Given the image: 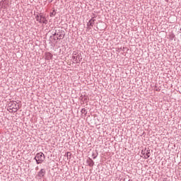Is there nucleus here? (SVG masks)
Wrapping results in <instances>:
<instances>
[{
    "mask_svg": "<svg viewBox=\"0 0 181 181\" xmlns=\"http://www.w3.org/2000/svg\"><path fill=\"white\" fill-rule=\"evenodd\" d=\"M17 104L16 101L10 102L8 104V111L9 112H16L18 111V107H19Z\"/></svg>",
    "mask_w": 181,
    "mask_h": 181,
    "instance_id": "obj_1",
    "label": "nucleus"
},
{
    "mask_svg": "<svg viewBox=\"0 0 181 181\" xmlns=\"http://www.w3.org/2000/svg\"><path fill=\"white\" fill-rule=\"evenodd\" d=\"M45 154L42 152L37 153L34 158V160L36 161L37 165H40L45 160Z\"/></svg>",
    "mask_w": 181,
    "mask_h": 181,
    "instance_id": "obj_2",
    "label": "nucleus"
},
{
    "mask_svg": "<svg viewBox=\"0 0 181 181\" xmlns=\"http://www.w3.org/2000/svg\"><path fill=\"white\" fill-rule=\"evenodd\" d=\"M65 35L64 30H57V37L54 38V40H62V39H64Z\"/></svg>",
    "mask_w": 181,
    "mask_h": 181,
    "instance_id": "obj_3",
    "label": "nucleus"
},
{
    "mask_svg": "<svg viewBox=\"0 0 181 181\" xmlns=\"http://www.w3.org/2000/svg\"><path fill=\"white\" fill-rule=\"evenodd\" d=\"M141 155H143L144 159H148L151 156V150L148 148H144L141 151Z\"/></svg>",
    "mask_w": 181,
    "mask_h": 181,
    "instance_id": "obj_4",
    "label": "nucleus"
},
{
    "mask_svg": "<svg viewBox=\"0 0 181 181\" xmlns=\"http://www.w3.org/2000/svg\"><path fill=\"white\" fill-rule=\"evenodd\" d=\"M72 59L74 63H80V62H81L83 58L81 57V54H77L76 56L75 55L72 56Z\"/></svg>",
    "mask_w": 181,
    "mask_h": 181,
    "instance_id": "obj_5",
    "label": "nucleus"
},
{
    "mask_svg": "<svg viewBox=\"0 0 181 181\" xmlns=\"http://www.w3.org/2000/svg\"><path fill=\"white\" fill-rule=\"evenodd\" d=\"M47 18L46 16H43V14H40V23H44L45 25H47Z\"/></svg>",
    "mask_w": 181,
    "mask_h": 181,
    "instance_id": "obj_6",
    "label": "nucleus"
},
{
    "mask_svg": "<svg viewBox=\"0 0 181 181\" xmlns=\"http://www.w3.org/2000/svg\"><path fill=\"white\" fill-rule=\"evenodd\" d=\"M94 23H95V19L94 18V17H92L91 19L89 20V21L87 23L88 29H91V28L94 26Z\"/></svg>",
    "mask_w": 181,
    "mask_h": 181,
    "instance_id": "obj_7",
    "label": "nucleus"
},
{
    "mask_svg": "<svg viewBox=\"0 0 181 181\" xmlns=\"http://www.w3.org/2000/svg\"><path fill=\"white\" fill-rule=\"evenodd\" d=\"M52 58H53V54H52V53L46 52L45 54V60H52Z\"/></svg>",
    "mask_w": 181,
    "mask_h": 181,
    "instance_id": "obj_8",
    "label": "nucleus"
},
{
    "mask_svg": "<svg viewBox=\"0 0 181 181\" xmlns=\"http://www.w3.org/2000/svg\"><path fill=\"white\" fill-rule=\"evenodd\" d=\"M46 175V170H45V169H41L40 171H39V173H38V174H37V176L39 177H43L45 175Z\"/></svg>",
    "mask_w": 181,
    "mask_h": 181,
    "instance_id": "obj_9",
    "label": "nucleus"
},
{
    "mask_svg": "<svg viewBox=\"0 0 181 181\" xmlns=\"http://www.w3.org/2000/svg\"><path fill=\"white\" fill-rule=\"evenodd\" d=\"M88 166H90V168H93L94 166V160L93 159L89 158V160H87Z\"/></svg>",
    "mask_w": 181,
    "mask_h": 181,
    "instance_id": "obj_10",
    "label": "nucleus"
},
{
    "mask_svg": "<svg viewBox=\"0 0 181 181\" xmlns=\"http://www.w3.org/2000/svg\"><path fill=\"white\" fill-rule=\"evenodd\" d=\"M93 159H95L98 156V152L97 151L92 153Z\"/></svg>",
    "mask_w": 181,
    "mask_h": 181,
    "instance_id": "obj_11",
    "label": "nucleus"
},
{
    "mask_svg": "<svg viewBox=\"0 0 181 181\" xmlns=\"http://www.w3.org/2000/svg\"><path fill=\"white\" fill-rule=\"evenodd\" d=\"M175 34H170V35H169V39H170V40H173L174 39H175Z\"/></svg>",
    "mask_w": 181,
    "mask_h": 181,
    "instance_id": "obj_12",
    "label": "nucleus"
},
{
    "mask_svg": "<svg viewBox=\"0 0 181 181\" xmlns=\"http://www.w3.org/2000/svg\"><path fill=\"white\" fill-rule=\"evenodd\" d=\"M66 157H67V159H71V152H67L66 153Z\"/></svg>",
    "mask_w": 181,
    "mask_h": 181,
    "instance_id": "obj_13",
    "label": "nucleus"
},
{
    "mask_svg": "<svg viewBox=\"0 0 181 181\" xmlns=\"http://www.w3.org/2000/svg\"><path fill=\"white\" fill-rule=\"evenodd\" d=\"M81 112L82 114H87V110H86V108H82V110H81Z\"/></svg>",
    "mask_w": 181,
    "mask_h": 181,
    "instance_id": "obj_14",
    "label": "nucleus"
},
{
    "mask_svg": "<svg viewBox=\"0 0 181 181\" xmlns=\"http://www.w3.org/2000/svg\"><path fill=\"white\" fill-rule=\"evenodd\" d=\"M56 16V11L54 10L52 13H49V16Z\"/></svg>",
    "mask_w": 181,
    "mask_h": 181,
    "instance_id": "obj_15",
    "label": "nucleus"
},
{
    "mask_svg": "<svg viewBox=\"0 0 181 181\" xmlns=\"http://www.w3.org/2000/svg\"><path fill=\"white\" fill-rule=\"evenodd\" d=\"M35 19H36L37 22H39V23H40V16L37 15V16H35Z\"/></svg>",
    "mask_w": 181,
    "mask_h": 181,
    "instance_id": "obj_16",
    "label": "nucleus"
},
{
    "mask_svg": "<svg viewBox=\"0 0 181 181\" xmlns=\"http://www.w3.org/2000/svg\"><path fill=\"white\" fill-rule=\"evenodd\" d=\"M52 36H57V30H56L54 33L52 34Z\"/></svg>",
    "mask_w": 181,
    "mask_h": 181,
    "instance_id": "obj_17",
    "label": "nucleus"
},
{
    "mask_svg": "<svg viewBox=\"0 0 181 181\" xmlns=\"http://www.w3.org/2000/svg\"><path fill=\"white\" fill-rule=\"evenodd\" d=\"M119 50H122V47L118 48L117 52H119Z\"/></svg>",
    "mask_w": 181,
    "mask_h": 181,
    "instance_id": "obj_18",
    "label": "nucleus"
},
{
    "mask_svg": "<svg viewBox=\"0 0 181 181\" xmlns=\"http://www.w3.org/2000/svg\"><path fill=\"white\" fill-rule=\"evenodd\" d=\"M49 2H53V0H49Z\"/></svg>",
    "mask_w": 181,
    "mask_h": 181,
    "instance_id": "obj_19",
    "label": "nucleus"
},
{
    "mask_svg": "<svg viewBox=\"0 0 181 181\" xmlns=\"http://www.w3.org/2000/svg\"><path fill=\"white\" fill-rule=\"evenodd\" d=\"M52 36H50V38H51V39H52Z\"/></svg>",
    "mask_w": 181,
    "mask_h": 181,
    "instance_id": "obj_20",
    "label": "nucleus"
}]
</instances>
